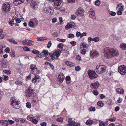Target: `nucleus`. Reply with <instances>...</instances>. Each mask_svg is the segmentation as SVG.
I'll list each match as a JSON object with an SVG mask.
<instances>
[{"mask_svg":"<svg viewBox=\"0 0 126 126\" xmlns=\"http://www.w3.org/2000/svg\"><path fill=\"white\" fill-rule=\"evenodd\" d=\"M104 55L106 58L112 57L114 56H117L119 54L118 50L116 49L112 48L110 49L108 47L104 49Z\"/></svg>","mask_w":126,"mask_h":126,"instance_id":"f257e3e1","label":"nucleus"},{"mask_svg":"<svg viewBox=\"0 0 126 126\" xmlns=\"http://www.w3.org/2000/svg\"><path fill=\"white\" fill-rule=\"evenodd\" d=\"M11 105L12 107L16 109H18L20 107L19 104L20 103V101H17L13 97H12L10 99Z\"/></svg>","mask_w":126,"mask_h":126,"instance_id":"f03ea898","label":"nucleus"},{"mask_svg":"<svg viewBox=\"0 0 126 126\" xmlns=\"http://www.w3.org/2000/svg\"><path fill=\"white\" fill-rule=\"evenodd\" d=\"M106 69V67L104 65H97L96 67V71L99 74H101L105 72Z\"/></svg>","mask_w":126,"mask_h":126,"instance_id":"7ed1b4c3","label":"nucleus"},{"mask_svg":"<svg viewBox=\"0 0 126 126\" xmlns=\"http://www.w3.org/2000/svg\"><path fill=\"white\" fill-rule=\"evenodd\" d=\"M88 72L89 77L91 79H95L98 76L95 72L93 70H89L88 71Z\"/></svg>","mask_w":126,"mask_h":126,"instance_id":"20e7f679","label":"nucleus"},{"mask_svg":"<svg viewBox=\"0 0 126 126\" xmlns=\"http://www.w3.org/2000/svg\"><path fill=\"white\" fill-rule=\"evenodd\" d=\"M11 9L10 5L8 2H5L3 4L2 9L3 11L7 13L9 12Z\"/></svg>","mask_w":126,"mask_h":126,"instance_id":"39448f33","label":"nucleus"},{"mask_svg":"<svg viewBox=\"0 0 126 126\" xmlns=\"http://www.w3.org/2000/svg\"><path fill=\"white\" fill-rule=\"evenodd\" d=\"M62 50L58 49L56 50L55 52H53L52 54L49 53V55L51 57V58L52 59L54 60L55 59V56L57 57H58L60 55V53L62 52Z\"/></svg>","mask_w":126,"mask_h":126,"instance_id":"423d86ee","label":"nucleus"},{"mask_svg":"<svg viewBox=\"0 0 126 126\" xmlns=\"http://www.w3.org/2000/svg\"><path fill=\"white\" fill-rule=\"evenodd\" d=\"M118 70L119 72L122 75H124L126 74V67L124 65L119 67Z\"/></svg>","mask_w":126,"mask_h":126,"instance_id":"0eeeda50","label":"nucleus"},{"mask_svg":"<svg viewBox=\"0 0 126 126\" xmlns=\"http://www.w3.org/2000/svg\"><path fill=\"white\" fill-rule=\"evenodd\" d=\"M33 42V41L27 39L24 40L22 41V43L24 45L30 46H33V44L32 43Z\"/></svg>","mask_w":126,"mask_h":126,"instance_id":"6e6552de","label":"nucleus"},{"mask_svg":"<svg viewBox=\"0 0 126 126\" xmlns=\"http://www.w3.org/2000/svg\"><path fill=\"white\" fill-rule=\"evenodd\" d=\"M84 11L82 8H79L78 11L76 12L75 14L78 16H82L84 15Z\"/></svg>","mask_w":126,"mask_h":126,"instance_id":"1a4fd4ad","label":"nucleus"},{"mask_svg":"<svg viewBox=\"0 0 126 126\" xmlns=\"http://www.w3.org/2000/svg\"><path fill=\"white\" fill-rule=\"evenodd\" d=\"M99 85V83L98 81L95 83H91V88L94 89H97Z\"/></svg>","mask_w":126,"mask_h":126,"instance_id":"9d476101","label":"nucleus"},{"mask_svg":"<svg viewBox=\"0 0 126 126\" xmlns=\"http://www.w3.org/2000/svg\"><path fill=\"white\" fill-rule=\"evenodd\" d=\"M123 6L121 3H120L117 5V8H118V9H119V10L117 12V14L118 15H121L122 14V11L123 10Z\"/></svg>","mask_w":126,"mask_h":126,"instance_id":"9b49d317","label":"nucleus"},{"mask_svg":"<svg viewBox=\"0 0 126 126\" xmlns=\"http://www.w3.org/2000/svg\"><path fill=\"white\" fill-rule=\"evenodd\" d=\"M75 26V24L74 23L70 22L65 26V28L66 30H67L70 28H74Z\"/></svg>","mask_w":126,"mask_h":126,"instance_id":"f8f14e48","label":"nucleus"},{"mask_svg":"<svg viewBox=\"0 0 126 126\" xmlns=\"http://www.w3.org/2000/svg\"><path fill=\"white\" fill-rule=\"evenodd\" d=\"M89 14L90 15V16L93 19H95L96 17L95 16V13L94 10L91 9L89 12Z\"/></svg>","mask_w":126,"mask_h":126,"instance_id":"ddd939ff","label":"nucleus"},{"mask_svg":"<svg viewBox=\"0 0 126 126\" xmlns=\"http://www.w3.org/2000/svg\"><path fill=\"white\" fill-rule=\"evenodd\" d=\"M24 0H15L13 1V5H14L18 6L24 1Z\"/></svg>","mask_w":126,"mask_h":126,"instance_id":"4468645a","label":"nucleus"},{"mask_svg":"<svg viewBox=\"0 0 126 126\" xmlns=\"http://www.w3.org/2000/svg\"><path fill=\"white\" fill-rule=\"evenodd\" d=\"M28 89V90L27 91V93L28 94V96L30 97L32 96L33 94V90L30 87H29Z\"/></svg>","mask_w":126,"mask_h":126,"instance_id":"2eb2a0df","label":"nucleus"},{"mask_svg":"<svg viewBox=\"0 0 126 126\" xmlns=\"http://www.w3.org/2000/svg\"><path fill=\"white\" fill-rule=\"evenodd\" d=\"M31 8L33 9H36V2L34 0H32V1L31 3Z\"/></svg>","mask_w":126,"mask_h":126,"instance_id":"dca6fc26","label":"nucleus"},{"mask_svg":"<svg viewBox=\"0 0 126 126\" xmlns=\"http://www.w3.org/2000/svg\"><path fill=\"white\" fill-rule=\"evenodd\" d=\"M0 123H1L3 126H8V121L6 120H0Z\"/></svg>","mask_w":126,"mask_h":126,"instance_id":"f3484780","label":"nucleus"},{"mask_svg":"<svg viewBox=\"0 0 126 126\" xmlns=\"http://www.w3.org/2000/svg\"><path fill=\"white\" fill-rule=\"evenodd\" d=\"M99 54H98L97 52L96 51H91L90 52V55L91 56L93 55L94 57H96V56H98Z\"/></svg>","mask_w":126,"mask_h":126,"instance_id":"a211bd4d","label":"nucleus"},{"mask_svg":"<svg viewBox=\"0 0 126 126\" xmlns=\"http://www.w3.org/2000/svg\"><path fill=\"white\" fill-rule=\"evenodd\" d=\"M120 47L122 50L126 49V44L124 43H121L120 44Z\"/></svg>","mask_w":126,"mask_h":126,"instance_id":"6ab92c4d","label":"nucleus"},{"mask_svg":"<svg viewBox=\"0 0 126 126\" xmlns=\"http://www.w3.org/2000/svg\"><path fill=\"white\" fill-rule=\"evenodd\" d=\"M65 63L67 66L71 67L75 65L74 63L70 62L68 61H66Z\"/></svg>","mask_w":126,"mask_h":126,"instance_id":"aec40b11","label":"nucleus"},{"mask_svg":"<svg viewBox=\"0 0 126 126\" xmlns=\"http://www.w3.org/2000/svg\"><path fill=\"white\" fill-rule=\"evenodd\" d=\"M116 92L119 94H123L124 92V90L123 89L118 88L116 89Z\"/></svg>","mask_w":126,"mask_h":126,"instance_id":"412c9836","label":"nucleus"},{"mask_svg":"<svg viewBox=\"0 0 126 126\" xmlns=\"http://www.w3.org/2000/svg\"><path fill=\"white\" fill-rule=\"evenodd\" d=\"M65 80L66 83L69 84L71 82L70 77L69 76H67L65 78Z\"/></svg>","mask_w":126,"mask_h":126,"instance_id":"4be33fe9","label":"nucleus"},{"mask_svg":"<svg viewBox=\"0 0 126 126\" xmlns=\"http://www.w3.org/2000/svg\"><path fill=\"white\" fill-rule=\"evenodd\" d=\"M64 51L65 53L64 55H65L66 57H67L68 56V55L69 54L68 48L67 47H66L65 48V49H64Z\"/></svg>","mask_w":126,"mask_h":126,"instance_id":"5701e85b","label":"nucleus"},{"mask_svg":"<svg viewBox=\"0 0 126 126\" xmlns=\"http://www.w3.org/2000/svg\"><path fill=\"white\" fill-rule=\"evenodd\" d=\"M62 2V1L61 0H56L55 2V5L58 7L61 4Z\"/></svg>","mask_w":126,"mask_h":126,"instance_id":"b1692460","label":"nucleus"},{"mask_svg":"<svg viewBox=\"0 0 126 126\" xmlns=\"http://www.w3.org/2000/svg\"><path fill=\"white\" fill-rule=\"evenodd\" d=\"M58 80L60 82H62L63 81V75H60L58 77Z\"/></svg>","mask_w":126,"mask_h":126,"instance_id":"393cba45","label":"nucleus"},{"mask_svg":"<svg viewBox=\"0 0 126 126\" xmlns=\"http://www.w3.org/2000/svg\"><path fill=\"white\" fill-rule=\"evenodd\" d=\"M93 122V121L92 120H87L86 122V124L88 125H91L92 124Z\"/></svg>","mask_w":126,"mask_h":126,"instance_id":"a878e982","label":"nucleus"},{"mask_svg":"<svg viewBox=\"0 0 126 126\" xmlns=\"http://www.w3.org/2000/svg\"><path fill=\"white\" fill-rule=\"evenodd\" d=\"M98 105L100 107H102L104 105L102 101H99L97 103Z\"/></svg>","mask_w":126,"mask_h":126,"instance_id":"bb28decb","label":"nucleus"},{"mask_svg":"<svg viewBox=\"0 0 126 126\" xmlns=\"http://www.w3.org/2000/svg\"><path fill=\"white\" fill-rule=\"evenodd\" d=\"M44 12L46 13H50L51 12V11H50L48 10V8H45L44 9Z\"/></svg>","mask_w":126,"mask_h":126,"instance_id":"cd10ccee","label":"nucleus"},{"mask_svg":"<svg viewBox=\"0 0 126 126\" xmlns=\"http://www.w3.org/2000/svg\"><path fill=\"white\" fill-rule=\"evenodd\" d=\"M31 21L34 23V24H36V25H37L38 22L36 18H33Z\"/></svg>","mask_w":126,"mask_h":126,"instance_id":"c85d7f7f","label":"nucleus"},{"mask_svg":"<svg viewBox=\"0 0 126 126\" xmlns=\"http://www.w3.org/2000/svg\"><path fill=\"white\" fill-rule=\"evenodd\" d=\"M34 24V23L31 20L29 22V25L30 27H33Z\"/></svg>","mask_w":126,"mask_h":126,"instance_id":"c756f323","label":"nucleus"},{"mask_svg":"<svg viewBox=\"0 0 126 126\" xmlns=\"http://www.w3.org/2000/svg\"><path fill=\"white\" fill-rule=\"evenodd\" d=\"M22 82L19 80H17L15 82V84L16 85H22Z\"/></svg>","mask_w":126,"mask_h":126,"instance_id":"7c9ffc66","label":"nucleus"},{"mask_svg":"<svg viewBox=\"0 0 126 126\" xmlns=\"http://www.w3.org/2000/svg\"><path fill=\"white\" fill-rule=\"evenodd\" d=\"M9 41L11 43H12L14 44H16L17 45L18 44V42L14 40L10 39L9 40Z\"/></svg>","mask_w":126,"mask_h":126,"instance_id":"2f4dec72","label":"nucleus"},{"mask_svg":"<svg viewBox=\"0 0 126 126\" xmlns=\"http://www.w3.org/2000/svg\"><path fill=\"white\" fill-rule=\"evenodd\" d=\"M42 53L44 55H48V52L47 50H44L42 52Z\"/></svg>","mask_w":126,"mask_h":126,"instance_id":"473e14b6","label":"nucleus"},{"mask_svg":"<svg viewBox=\"0 0 126 126\" xmlns=\"http://www.w3.org/2000/svg\"><path fill=\"white\" fill-rule=\"evenodd\" d=\"M9 24L11 26H13L14 25V19L13 18L10 21Z\"/></svg>","mask_w":126,"mask_h":126,"instance_id":"72a5a7b5","label":"nucleus"},{"mask_svg":"<svg viewBox=\"0 0 126 126\" xmlns=\"http://www.w3.org/2000/svg\"><path fill=\"white\" fill-rule=\"evenodd\" d=\"M32 52L35 54H38L39 53V51L36 50L35 49L33 50L32 51Z\"/></svg>","mask_w":126,"mask_h":126,"instance_id":"f704fd0d","label":"nucleus"},{"mask_svg":"<svg viewBox=\"0 0 126 126\" xmlns=\"http://www.w3.org/2000/svg\"><path fill=\"white\" fill-rule=\"evenodd\" d=\"M67 36L69 38H72L74 37V35L73 34L70 33L68 34V35Z\"/></svg>","mask_w":126,"mask_h":126,"instance_id":"c9c22d12","label":"nucleus"},{"mask_svg":"<svg viewBox=\"0 0 126 126\" xmlns=\"http://www.w3.org/2000/svg\"><path fill=\"white\" fill-rule=\"evenodd\" d=\"M71 119H70L69 120L68 122L70 123V125L71 126H74V124L75 122H73L72 121H71Z\"/></svg>","mask_w":126,"mask_h":126,"instance_id":"e433bc0d","label":"nucleus"},{"mask_svg":"<svg viewBox=\"0 0 126 126\" xmlns=\"http://www.w3.org/2000/svg\"><path fill=\"white\" fill-rule=\"evenodd\" d=\"M3 72L7 75H9L11 74V72L10 70H3Z\"/></svg>","mask_w":126,"mask_h":126,"instance_id":"4c0bfd02","label":"nucleus"},{"mask_svg":"<svg viewBox=\"0 0 126 126\" xmlns=\"http://www.w3.org/2000/svg\"><path fill=\"white\" fill-rule=\"evenodd\" d=\"M27 119L29 121H31L33 119V117L31 115L28 116L27 117Z\"/></svg>","mask_w":126,"mask_h":126,"instance_id":"58836bf2","label":"nucleus"},{"mask_svg":"<svg viewBox=\"0 0 126 126\" xmlns=\"http://www.w3.org/2000/svg\"><path fill=\"white\" fill-rule=\"evenodd\" d=\"M36 65H34V64H32L31 65L30 68L32 69V71L34 70L35 68Z\"/></svg>","mask_w":126,"mask_h":126,"instance_id":"ea45409f","label":"nucleus"},{"mask_svg":"<svg viewBox=\"0 0 126 126\" xmlns=\"http://www.w3.org/2000/svg\"><path fill=\"white\" fill-rule=\"evenodd\" d=\"M26 106L28 108H30L31 107V103L29 102H27L26 103Z\"/></svg>","mask_w":126,"mask_h":126,"instance_id":"a19ab883","label":"nucleus"},{"mask_svg":"<svg viewBox=\"0 0 126 126\" xmlns=\"http://www.w3.org/2000/svg\"><path fill=\"white\" fill-rule=\"evenodd\" d=\"M99 40V38L97 37L94 38H93V41H94L95 42H98Z\"/></svg>","mask_w":126,"mask_h":126,"instance_id":"79ce46f5","label":"nucleus"},{"mask_svg":"<svg viewBox=\"0 0 126 126\" xmlns=\"http://www.w3.org/2000/svg\"><path fill=\"white\" fill-rule=\"evenodd\" d=\"M116 120V118L115 117H113V118H110L108 119L109 121L111 122L114 121Z\"/></svg>","mask_w":126,"mask_h":126,"instance_id":"37998d69","label":"nucleus"},{"mask_svg":"<svg viewBox=\"0 0 126 126\" xmlns=\"http://www.w3.org/2000/svg\"><path fill=\"white\" fill-rule=\"evenodd\" d=\"M109 14L112 16H114L116 15V13L110 11L109 12Z\"/></svg>","mask_w":126,"mask_h":126,"instance_id":"c03bdc74","label":"nucleus"},{"mask_svg":"<svg viewBox=\"0 0 126 126\" xmlns=\"http://www.w3.org/2000/svg\"><path fill=\"white\" fill-rule=\"evenodd\" d=\"M58 46L59 48L62 49L63 47V44L62 43H60L58 45Z\"/></svg>","mask_w":126,"mask_h":126,"instance_id":"a18cd8bd","label":"nucleus"},{"mask_svg":"<svg viewBox=\"0 0 126 126\" xmlns=\"http://www.w3.org/2000/svg\"><path fill=\"white\" fill-rule=\"evenodd\" d=\"M23 48L24 50L25 51H31V49L27 47Z\"/></svg>","mask_w":126,"mask_h":126,"instance_id":"49530a36","label":"nucleus"},{"mask_svg":"<svg viewBox=\"0 0 126 126\" xmlns=\"http://www.w3.org/2000/svg\"><path fill=\"white\" fill-rule=\"evenodd\" d=\"M14 19L17 23H20L21 22L20 20L17 17H15Z\"/></svg>","mask_w":126,"mask_h":126,"instance_id":"de8ad7c7","label":"nucleus"},{"mask_svg":"<svg viewBox=\"0 0 126 126\" xmlns=\"http://www.w3.org/2000/svg\"><path fill=\"white\" fill-rule=\"evenodd\" d=\"M80 52L83 54H85L86 51L84 49H82L80 51Z\"/></svg>","mask_w":126,"mask_h":126,"instance_id":"09e8293b","label":"nucleus"},{"mask_svg":"<svg viewBox=\"0 0 126 126\" xmlns=\"http://www.w3.org/2000/svg\"><path fill=\"white\" fill-rule=\"evenodd\" d=\"M57 121L59 122H63V119L62 118H57Z\"/></svg>","mask_w":126,"mask_h":126,"instance_id":"8fccbe9b","label":"nucleus"},{"mask_svg":"<svg viewBox=\"0 0 126 126\" xmlns=\"http://www.w3.org/2000/svg\"><path fill=\"white\" fill-rule=\"evenodd\" d=\"M95 3L96 6H99L100 5V2L99 0H97L95 1Z\"/></svg>","mask_w":126,"mask_h":126,"instance_id":"3c124183","label":"nucleus"},{"mask_svg":"<svg viewBox=\"0 0 126 126\" xmlns=\"http://www.w3.org/2000/svg\"><path fill=\"white\" fill-rule=\"evenodd\" d=\"M81 45L84 48H86L87 47V46L84 43H81Z\"/></svg>","mask_w":126,"mask_h":126,"instance_id":"603ef678","label":"nucleus"},{"mask_svg":"<svg viewBox=\"0 0 126 126\" xmlns=\"http://www.w3.org/2000/svg\"><path fill=\"white\" fill-rule=\"evenodd\" d=\"M87 35V33L86 32H84L82 33H81V36H80V38H81L83 36H85Z\"/></svg>","mask_w":126,"mask_h":126,"instance_id":"864d4df0","label":"nucleus"},{"mask_svg":"<svg viewBox=\"0 0 126 126\" xmlns=\"http://www.w3.org/2000/svg\"><path fill=\"white\" fill-rule=\"evenodd\" d=\"M95 108L93 107H91L89 108V109L91 111H94L95 110Z\"/></svg>","mask_w":126,"mask_h":126,"instance_id":"5fc2aeb1","label":"nucleus"},{"mask_svg":"<svg viewBox=\"0 0 126 126\" xmlns=\"http://www.w3.org/2000/svg\"><path fill=\"white\" fill-rule=\"evenodd\" d=\"M51 41H49L48 42L47 44V47L48 48H49L51 45Z\"/></svg>","mask_w":126,"mask_h":126,"instance_id":"6e6d98bb","label":"nucleus"},{"mask_svg":"<svg viewBox=\"0 0 126 126\" xmlns=\"http://www.w3.org/2000/svg\"><path fill=\"white\" fill-rule=\"evenodd\" d=\"M80 67L79 66H77L75 67V70L77 71H78L80 70Z\"/></svg>","mask_w":126,"mask_h":126,"instance_id":"4d7b16f0","label":"nucleus"},{"mask_svg":"<svg viewBox=\"0 0 126 126\" xmlns=\"http://www.w3.org/2000/svg\"><path fill=\"white\" fill-rule=\"evenodd\" d=\"M37 39L38 41H43L44 40L43 37H39L37 38Z\"/></svg>","mask_w":126,"mask_h":126,"instance_id":"13d9d810","label":"nucleus"},{"mask_svg":"<svg viewBox=\"0 0 126 126\" xmlns=\"http://www.w3.org/2000/svg\"><path fill=\"white\" fill-rule=\"evenodd\" d=\"M76 59L77 60L80 61L81 60V57L79 55H77L76 56Z\"/></svg>","mask_w":126,"mask_h":126,"instance_id":"bf43d9fd","label":"nucleus"},{"mask_svg":"<svg viewBox=\"0 0 126 126\" xmlns=\"http://www.w3.org/2000/svg\"><path fill=\"white\" fill-rule=\"evenodd\" d=\"M3 47H0V54H1L3 53Z\"/></svg>","mask_w":126,"mask_h":126,"instance_id":"052dcab7","label":"nucleus"},{"mask_svg":"<svg viewBox=\"0 0 126 126\" xmlns=\"http://www.w3.org/2000/svg\"><path fill=\"white\" fill-rule=\"evenodd\" d=\"M75 0H68L67 1L68 2L70 3H73L75 2Z\"/></svg>","mask_w":126,"mask_h":126,"instance_id":"680f3d73","label":"nucleus"},{"mask_svg":"<svg viewBox=\"0 0 126 126\" xmlns=\"http://www.w3.org/2000/svg\"><path fill=\"white\" fill-rule=\"evenodd\" d=\"M32 122L34 124H37L38 122V121L35 119H33Z\"/></svg>","mask_w":126,"mask_h":126,"instance_id":"e2e57ef3","label":"nucleus"},{"mask_svg":"<svg viewBox=\"0 0 126 126\" xmlns=\"http://www.w3.org/2000/svg\"><path fill=\"white\" fill-rule=\"evenodd\" d=\"M26 121V119L25 118L21 119L20 120V122L21 123H23L25 122Z\"/></svg>","mask_w":126,"mask_h":126,"instance_id":"0e129e2a","label":"nucleus"},{"mask_svg":"<svg viewBox=\"0 0 126 126\" xmlns=\"http://www.w3.org/2000/svg\"><path fill=\"white\" fill-rule=\"evenodd\" d=\"M4 34H2L1 33L0 34V39H2L4 37Z\"/></svg>","mask_w":126,"mask_h":126,"instance_id":"69168bd1","label":"nucleus"},{"mask_svg":"<svg viewBox=\"0 0 126 126\" xmlns=\"http://www.w3.org/2000/svg\"><path fill=\"white\" fill-rule=\"evenodd\" d=\"M41 126H46L47 123L45 122H43L41 124Z\"/></svg>","mask_w":126,"mask_h":126,"instance_id":"338daca9","label":"nucleus"},{"mask_svg":"<svg viewBox=\"0 0 126 126\" xmlns=\"http://www.w3.org/2000/svg\"><path fill=\"white\" fill-rule=\"evenodd\" d=\"M99 125L100 126H106L105 123L102 122L100 123L99 124Z\"/></svg>","mask_w":126,"mask_h":126,"instance_id":"774afa93","label":"nucleus"}]
</instances>
